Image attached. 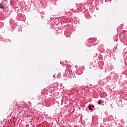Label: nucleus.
Returning <instances> with one entry per match:
<instances>
[{
    "label": "nucleus",
    "instance_id": "1",
    "mask_svg": "<svg viewBox=\"0 0 127 127\" xmlns=\"http://www.w3.org/2000/svg\"><path fill=\"white\" fill-rule=\"evenodd\" d=\"M3 2H2V3H0V8L2 9H3V8H4V5H3Z\"/></svg>",
    "mask_w": 127,
    "mask_h": 127
},
{
    "label": "nucleus",
    "instance_id": "2",
    "mask_svg": "<svg viewBox=\"0 0 127 127\" xmlns=\"http://www.w3.org/2000/svg\"><path fill=\"white\" fill-rule=\"evenodd\" d=\"M88 108H89V110H91V111L93 110V109H92V106L91 105H89L88 106Z\"/></svg>",
    "mask_w": 127,
    "mask_h": 127
},
{
    "label": "nucleus",
    "instance_id": "3",
    "mask_svg": "<svg viewBox=\"0 0 127 127\" xmlns=\"http://www.w3.org/2000/svg\"><path fill=\"white\" fill-rule=\"evenodd\" d=\"M98 105H101V104H102V101L99 100L98 102Z\"/></svg>",
    "mask_w": 127,
    "mask_h": 127
},
{
    "label": "nucleus",
    "instance_id": "4",
    "mask_svg": "<svg viewBox=\"0 0 127 127\" xmlns=\"http://www.w3.org/2000/svg\"><path fill=\"white\" fill-rule=\"evenodd\" d=\"M64 62H68V61H67V60H65Z\"/></svg>",
    "mask_w": 127,
    "mask_h": 127
},
{
    "label": "nucleus",
    "instance_id": "5",
    "mask_svg": "<svg viewBox=\"0 0 127 127\" xmlns=\"http://www.w3.org/2000/svg\"><path fill=\"white\" fill-rule=\"evenodd\" d=\"M91 107H92V108H94V105H92Z\"/></svg>",
    "mask_w": 127,
    "mask_h": 127
}]
</instances>
